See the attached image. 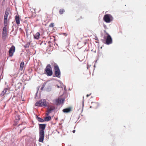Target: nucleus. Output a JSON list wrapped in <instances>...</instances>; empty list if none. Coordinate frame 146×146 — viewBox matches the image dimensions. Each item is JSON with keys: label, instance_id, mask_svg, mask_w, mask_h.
<instances>
[{"label": "nucleus", "instance_id": "obj_22", "mask_svg": "<svg viewBox=\"0 0 146 146\" xmlns=\"http://www.w3.org/2000/svg\"><path fill=\"white\" fill-rule=\"evenodd\" d=\"M54 26V23H51L49 25V27H53Z\"/></svg>", "mask_w": 146, "mask_h": 146}, {"label": "nucleus", "instance_id": "obj_16", "mask_svg": "<svg viewBox=\"0 0 146 146\" xmlns=\"http://www.w3.org/2000/svg\"><path fill=\"white\" fill-rule=\"evenodd\" d=\"M8 90V89L7 88H5L3 90L1 93L0 94V95L2 96H3L7 92Z\"/></svg>", "mask_w": 146, "mask_h": 146}, {"label": "nucleus", "instance_id": "obj_23", "mask_svg": "<svg viewBox=\"0 0 146 146\" xmlns=\"http://www.w3.org/2000/svg\"><path fill=\"white\" fill-rule=\"evenodd\" d=\"M44 87V84H43L41 88V89L42 90L43 89Z\"/></svg>", "mask_w": 146, "mask_h": 146}, {"label": "nucleus", "instance_id": "obj_7", "mask_svg": "<svg viewBox=\"0 0 146 146\" xmlns=\"http://www.w3.org/2000/svg\"><path fill=\"white\" fill-rule=\"evenodd\" d=\"M9 11L6 10L5 13L4 18V24L6 25L8 24L7 18L9 15Z\"/></svg>", "mask_w": 146, "mask_h": 146}, {"label": "nucleus", "instance_id": "obj_13", "mask_svg": "<svg viewBox=\"0 0 146 146\" xmlns=\"http://www.w3.org/2000/svg\"><path fill=\"white\" fill-rule=\"evenodd\" d=\"M15 20L17 25H18L20 24V18L19 15H17L15 16Z\"/></svg>", "mask_w": 146, "mask_h": 146}, {"label": "nucleus", "instance_id": "obj_17", "mask_svg": "<svg viewBox=\"0 0 146 146\" xmlns=\"http://www.w3.org/2000/svg\"><path fill=\"white\" fill-rule=\"evenodd\" d=\"M24 66V63L23 62H22L21 64L20 65V70H23V68Z\"/></svg>", "mask_w": 146, "mask_h": 146}, {"label": "nucleus", "instance_id": "obj_9", "mask_svg": "<svg viewBox=\"0 0 146 146\" xmlns=\"http://www.w3.org/2000/svg\"><path fill=\"white\" fill-rule=\"evenodd\" d=\"M106 40V44H109L112 43V39L111 36L108 34Z\"/></svg>", "mask_w": 146, "mask_h": 146}, {"label": "nucleus", "instance_id": "obj_21", "mask_svg": "<svg viewBox=\"0 0 146 146\" xmlns=\"http://www.w3.org/2000/svg\"><path fill=\"white\" fill-rule=\"evenodd\" d=\"M38 121L40 122H43L44 121V120L41 119V118L39 117H38Z\"/></svg>", "mask_w": 146, "mask_h": 146}, {"label": "nucleus", "instance_id": "obj_1", "mask_svg": "<svg viewBox=\"0 0 146 146\" xmlns=\"http://www.w3.org/2000/svg\"><path fill=\"white\" fill-rule=\"evenodd\" d=\"M46 124H40L39 125V141L40 142H43L44 135V129L45 128Z\"/></svg>", "mask_w": 146, "mask_h": 146}, {"label": "nucleus", "instance_id": "obj_6", "mask_svg": "<svg viewBox=\"0 0 146 146\" xmlns=\"http://www.w3.org/2000/svg\"><path fill=\"white\" fill-rule=\"evenodd\" d=\"M8 24H7L6 25L4 24V27L3 29L2 32V36L3 38L5 39L6 38L7 31V27Z\"/></svg>", "mask_w": 146, "mask_h": 146}, {"label": "nucleus", "instance_id": "obj_4", "mask_svg": "<svg viewBox=\"0 0 146 146\" xmlns=\"http://www.w3.org/2000/svg\"><path fill=\"white\" fill-rule=\"evenodd\" d=\"M103 19L106 23H110L113 20V17L111 15L108 14L104 15Z\"/></svg>", "mask_w": 146, "mask_h": 146}, {"label": "nucleus", "instance_id": "obj_26", "mask_svg": "<svg viewBox=\"0 0 146 146\" xmlns=\"http://www.w3.org/2000/svg\"><path fill=\"white\" fill-rule=\"evenodd\" d=\"M90 95H90H88V94H87V95H86V96H87V97H88V96H89Z\"/></svg>", "mask_w": 146, "mask_h": 146}, {"label": "nucleus", "instance_id": "obj_19", "mask_svg": "<svg viewBox=\"0 0 146 146\" xmlns=\"http://www.w3.org/2000/svg\"><path fill=\"white\" fill-rule=\"evenodd\" d=\"M65 12V10L63 9H61L59 11V13L60 14H62Z\"/></svg>", "mask_w": 146, "mask_h": 146}, {"label": "nucleus", "instance_id": "obj_20", "mask_svg": "<svg viewBox=\"0 0 146 146\" xmlns=\"http://www.w3.org/2000/svg\"><path fill=\"white\" fill-rule=\"evenodd\" d=\"M15 119L17 120H19L20 119V116L19 115L16 114L15 116Z\"/></svg>", "mask_w": 146, "mask_h": 146}, {"label": "nucleus", "instance_id": "obj_18", "mask_svg": "<svg viewBox=\"0 0 146 146\" xmlns=\"http://www.w3.org/2000/svg\"><path fill=\"white\" fill-rule=\"evenodd\" d=\"M51 119V117L50 116H48L47 117H45L44 118V120L46 121H48L50 120Z\"/></svg>", "mask_w": 146, "mask_h": 146}, {"label": "nucleus", "instance_id": "obj_25", "mask_svg": "<svg viewBox=\"0 0 146 146\" xmlns=\"http://www.w3.org/2000/svg\"><path fill=\"white\" fill-rule=\"evenodd\" d=\"M76 131L75 130H73L72 131V132L73 133H74Z\"/></svg>", "mask_w": 146, "mask_h": 146}, {"label": "nucleus", "instance_id": "obj_12", "mask_svg": "<svg viewBox=\"0 0 146 146\" xmlns=\"http://www.w3.org/2000/svg\"><path fill=\"white\" fill-rule=\"evenodd\" d=\"M99 106V104L98 102H92V106H91L90 108H97Z\"/></svg>", "mask_w": 146, "mask_h": 146}, {"label": "nucleus", "instance_id": "obj_14", "mask_svg": "<svg viewBox=\"0 0 146 146\" xmlns=\"http://www.w3.org/2000/svg\"><path fill=\"white\" fill-rule=\"evenodd\" d=\"M71 108L70 107L64 109L63 110V111L64 113H68L71 111Z\"/></svg>", "mask_w": 146, "mask_h": 146}, {"label": "nucleus", "instance_id": "obj_24", "mask_svg": "<svg viewBox=\"0 0 146 146\" xmlns=\"http://www.w3.org/2000/svg\"><path fill=\"white\" fill-rule=\"evenodd\" d=\"M29 44H30V43H28L26 45V46H27V45H28V46L29 47Z\"/></svg>", "mask_w": 146, "mask_h": 146}, {"label": "nucleus", "instance_id": "obj_8", "mask_svg": "<svg viewBox=\"0 0 146 146\" xmlns=\"http://www.w3.org/2000/svg\"><path fill=\"white\" fill-rule=\"evenodd\" d=\"M15 47L13 45H12L10 48L9 51V55L11 57L13 55V53L15 52Z\"/></svg>", "mask_w": 146, "mask_h": 146}, {"label": "nucleus", "instance_id": "obj_5", "mask_svg": "<svg viewBox=\"0 0 146 146\" xmlns=\"http://www.w3.org/2000/svg\"><path fill=\"white\" fill-rule=\"evenodd\" d=\"M48 105V103L45 100H42L37 102L35 104V106L40 107H46Z\"/></svg>", "mask_w": 146, "mask_h": 146}, {"label": "nucleus", "instance_id": "obj_2", "mask_svg": "<svg viewBox=\"0 0 146 146\" xmlns=\"http://www.w3.org/2000/svg\"><path fill=\"white\" fill-rule=\"evenodd\" d=\"M51 64L54 67L55 76L58 78H60V72L58 66L54 62L51 63Z\"/></svg>", "mask_w": 146, "mask_h": 146}, {"label": "nucleus", "instance_id": "obj_3", "mask_svg": "<svg viewBox=\"0 0 146 146\" xmlns=\"http://www.w3.org/2000/svg\"><path fill=\"white\" fill-rule=\"evenodd\" d=\"M44 74L47 76H51L52 75L53 72L50 65L48 64L44 69Z\"/></svg>", "mask_w": 146, "mask_h": 146}, {"label": "nucleus", "instance_id": "obj_11", "mask_svg": "<svg viewBox=\"0 0 146 146\" xmlns=\"http://www.w3.org/2000/svg\"><path fill=\"white\" fill-rule=\"evenodd\" d=\"M55 109V107L54 106H50L47 109V111L46 113V115L47 116L49 114L51 113L52 111L54 110Z\"/></svg>", "mask_w": 146, "mask_h": 146}, {"label": "nucleus", "instance_id": "obj_27", "mask_svg": "<svg viewBox=\"0 0 146 146\" xmlns=\"http://www.w3.org/2000/svg\"><path fill=\"white\" fill-rule=\"evenodd\" d=\"M57 86L58 88H59V86Z\"/></svg>", "mask_w": 146, "mask_h": 146}, {"label": "nucleus", "instance_id": "obj_10", "mask_svg": "<svg viewBox=\"0 0 146 146\" xmlns=\"http://www.w3.org/2000/svg\"><path fill=\"white\" fill-rule=\"evenodd\" d=\"M64 101V99L61 98H59L55 100V103L56 105H60L63 104Z\"/></svg>", "mask_w": 146, "mask_h": 146}, {"label": "nucleus", "instance_id": "obj_15", "mask_svg": "<svg viewBox=\"0 0 146 146\" xmlns=\"http://www.w3.org/2000/svg\"><path fill=\"white\" fill-rule=\"evenodd\" d=\"M40 34L39 33L37 32L34 35V38L36 39H38L39 38Z\"/></svg>", "mask_w": 146, "mask_h": 146}]
</instances>
